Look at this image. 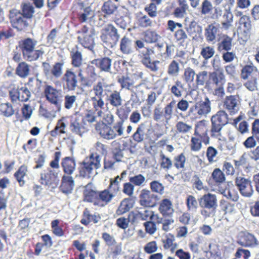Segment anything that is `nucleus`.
Segmentation results:
<instances>
[{
  "label": "nucleus",
  "mask_w": 259,
  "mask_h": 259,
  "mask_svg": "<svg viewBox=\"0 0 259 259\" xmlns=\"http://www.w3.org/2000/svg\"><path fill=\"white\" fill-rule=\"evenodd\" d=\"M112 83L104 84L99 81L93 87L92 91L94 96L91 98V101L94 110L96 111L98 116L101 117L103 114L102 109L104 108L105 102L114 107H118L122 105V99L120 91L113 90Z\"/></svg>",
  "instance_id": "f257e3e1"
},
{
  "label": "nucleus",
  "mask_w": 259,
  "mask_h": 259,
  "mask_svg": "<svg viewBox=\"0 0 259 259\" xmlns=\"http://www.w3.org/2000/svg\"><path fill=\"white\" fill-rule=\"evenodd\" d=\"M119 176L110 179L107 189L97 191L92 189H85L83 192V201L91 203L94 206L102 208L108 205L119 190Z\"/></svg>",
  "instance_id": "f03ea898"
},
{
  "label": "nucleus",
  "mask_w": 259,
  "mask_h": 259,
  "mask_svg": "<svg viewBox=\"0 0 259 259\" xmlns=\"http://www.w3.org/2000/svg\"><path fill=\"white\" fill-rule=\"evenodd\" d=\"M37 41L31 38H26L19 41V48L24 60L28 62L35 61L44 54L42 49H36Z\"/></svg>",
  "instance_id": "7ed1b4c3"
},
{
  "label": "nucleus",
  "mask_w": 259,
  "mask_h": 259,
  "mask_svg": "<svg viewBox=\"0 0 259 259\" xmlns=\"http://www.w3.org/2000/svg\"><path fill=\"white\" fill-rule=\"evenodd\" d=\"M95 129L103 139L108 140H113L123 135V123L122 121H118L113 127H111L103 122H98L95 125Z\"/></svg>",
  "instance_id": "20e7f679"
},
{
  "label": "nucleus",
  "mask_w": 259,
  "mask_h": 259,
  "mask_svg": "<svg viewBox=\"0 0 259 259\" xmlns=\"http://www.w3.org/2000/svg\"><path fill=\"white\" fill-rule=\"evenodd\" d=\"M199 203L201 207L200 214L204 219L213 217L218 206V200L215 194L207 193L199 199Z\"/></svg>",
  "instance_id": "39448f33"
},
{
  "label": "nucleus",
  "mask_w": 259,
  "mask_h": 259,
  "mask_svg": "<svg viewBox=\"0 0 259 259\" xmlns=\"http://www.w3.org/2000/svg\"><path fill=\"white\" fill-rule=\"evenodd\" d=\"M210 137L213 139H221L222 130L228 123V115L224 110H219L212 115L210 119Z\"/></svg>",
  "instance_id": "423d86ee"
},
{
  "label": "nucleus",
  "mask_w": 259,
  "mask_h": 259,
  "mask_svg": "<svg viewBox=\"0 0 259 259\" xmlns=\"http://www.w3.org/2000/svg\"><path fill=\"white\" fill-rule=\"evenodd\" d=\"M8 18L11 26L18 32L25 31L31 23L21 14L20 10L16 9L9 11Z\"/></svg>",
  "instance_id": "0eeeda50"
},
{
  "label": "nucleus",
  "mask_w": 259,
  "mask_h": 259,
  "mask_svg": "<svg viewBox=\"0 0 259 259\" xmlns=\"http://www.w3.org/2000/svg\"><path fill=\"white\" fill-rule=\"evenodd\" d=\"M101 166L98 157L94 158L93 155H89L79 163L78 172L80 177L89 179L93 175L94 169H97Z\"/></svg>",
  "instance_id": "6e6552de"
},
{
  "label": "nucleus",
  "mask_w": 259,
  "mask_h": 259,
  "mask_svg": "<svg viewBox=\"0 0 259 259\" xmlns=\"http://www.w3.org/2000/svg\"><path fill=\"white\" fill-rule=\"evenodd\" d=\"M211 103L209 99L206 97L204 101H200L191 106L188 112V116L192 120H195L205 117L211 111Z\"/></svg>",
  "instance_id": "1a4fd4ad"
},
{
  "label": "nucleus",
  "mask_w": 259,
  "mask_h": 259,
  "mask_svg": "<svg viewBox=\"0 0 259 259\" xmlns=\"http://www.w3.org/2000/svg\"><path fill=\"white\" fill-rule=\"evenodd\" d=\"M176 104V101L172 100L165 106L163 110L159 106L155 107L153 110V119L157 122L165 121L167 123L172 117L173 110Z\"/></svg>",
  "instance_id": "9d476101"
},
{
  "label": "nucleus",
  "mask_w": 259,
  "mask_h": 259,
  "mask_svg": "<svg viewBox=\"0 0 259 259\" xmlns=\"http://www.w3.org/2000/svg\"><path fill=\"white\" fill-rule=\"evenodd\" d=\"M101 39L106 47L112 48L119 38L117 29L111 24L107 25L102 30Z\"/></svg>",
  "instance_id": "9b49d317"
},
{
  "label": "nucleus",
  "mask_w": 259,
  "mask_h": 259,
  "mask_svg": "<svg viewBox=\"0 0 259 259\" xmlns=\"http://www.w3.org/2000/svg\"><path fill=\"white\" fill-rule=\"evenodd\" d=\"M44 94L47 101L54 105L57 110L59 111L61 109L62 100L61 91L52 85L47 84L44 87Z\"/></svg>",
  "instance_id": "f8f14e48"
},
{
  "label": "nucleus",
  "mask_w": 259,
  "mask_h": 259,
  "mask_svg": "<svg viewBox=\"0 0 259 259\" xmlns=\"http://www.w3.org/2000/svg\"><path fill=\"white\" fill-rule=\"evenodd\" d=\"M78 33H81V35L77 36L78 42L84 48L92 51L95 45L94 29H90L86 25H84Z\"/></svg>",
  "instance_id": "ddd939ff"
},
{
  "label": "nucleus",
  "mask_w": 259,
  "mask_h": 259,
  "mask_svg": "<svg viewBox=\"0 0 259 259\" xmlns=\"http://www.w3.org/2000/svg\"><path fill=\"white\" fill-rule=\"evenodd\" d=\"M90 125L85 123L80 116L71 117L70 120V132L80 137H82L89 131Z\"/></svg>",
  "instance_id": "4468645a"
},
{
  "label": "nucleus",
  "mask_w": 259,
  "mask_h": 259,
  "mask_svg": "<svg viewBox=\"0 0 259 259\" xmlns=\"http://www.w3.org/2000/svg\"><path fill=\"white\" fill-rule=\"evenodd\" d=\"M154 54L153 49L146 48V50L142 51L140 55V59L142 64L147 69L153 72H156L159 69L158 64L160 63L159 60L152 61L151 56Z\"/></svg>",
  "instance_id": "2eb2a0df"
},
{
  "label": "nucleus",
  "mask_w": 259,
  "mask_h": 259,
  "mask_svg": "<svg viewBox=\"0 0 259 259\" xmlns=\"http://www.w3.org/2000/svg\"><path fill=\"white\" fill-rule=\"evenodd\" d=\"M139 198V203L140 205L151 208L156 206L159 200L157 195L146 189H143L141 191Z\"/></svg>",
  "instance_id": "dca6fc26"
},
{
  "label": "nucleus",
  "mask_w": 259,
  "mask_h": 259,
  "mask_svg": "<svg viewBox=\"0 0 259 259\" xmlns=\"http://www.w3.org/2000/svg\"><path fill=\"white\" fill-rule=\"evenodd\" d=\"M226 77L222 68H218L209 74V79L206 82V87L211 89L213 86H224Z\"/></svg>",
  "instance_id": "f3484780"
},
{
  "label": "nucleus",
  "mask_w": 259,
  "mask_h": 259,
  "mask_svg": "<svg viewBox=\"0 0 259 259\" xmlns=\"http://www.w3.org/2000/svg\"><path fill=\"white\" fill-rule=\"evenodd\" d=\"M9 97L12 103L19 100L21 102H27L30 97L31 93L26 87L13 88L9 91Z\"/></svg>",
  "instance_id": "a211bd4d"
},
{
  "label": "nucleus",
  "mask_w": 259,
  "mask_h": 259,
  "mask_svg": "<svg viewBox=\"0 0 259 259\" xmlns=\"http://www.w3.org/2000/svg\"><path fill=\"white\" fill-rule=\"evenodd\" d=\"M64 90L74 91L78 87L77 77L71 69H67L62 78Z\"/></svg>",
  "instance_id": "6ab92c4d"
},
{
  "label": "nucleus",
  "mask_w": 259,
  "mask_h": 259,
  "mask_svg": "<svg viewBox=\"0 0 259 259\" xmlns=\"http://www.w3.org/2000/svg\"><path fill=\"white\" fill-rule=\"evenodd\" d=\"M64 65L63 60L55 62L51 69H50V65L49 63L43 62L42 64L45 74L55 78H58L62 75Z\"/></svg>",
  "instance_id": "aec40b11"
},
{
  "label": "nucleus",
  "mask_w": 259,
  "mask_h": 259,
  "mask_svg": "<svg viewBox=\"0 0 259 259\" xmlns=\"http://www.w3.org/2000/svg\"><path fill=\"white\" fill-rule=\"evenodd\" d=\"M223 107L230 115L238 112L239 110V97L238 95H229L226 96L223 100Z\"/></svg>",
  "instance_id": "412c9836"
},
{
  "label": "nucleus",
  "mask_w": 259,
  "mask_h": 259,
  "mask_svg": "<svg viewBox=\"0 0 259 259\" xmlns=\"http://www.w3.org/2000/svg\"><path fill=\"white\" fill-rule=\"evenodd\" d=\"M235 183L240 194L245 197H250L253 190L251 181L244 177H237L235 179Z\"/></svg>",
  "instance_id": "4be33fe9"
},
{
  "label": "nucleus",
  "mask_w": 259,
  "mask_h": 259,
  "mask_svg": "<svg viewBox=\"0 0 259 259\" xmlns=\"http://www.w3.org/2000/svg\"><path fill=\"white\" fill-rule=\"evenodd\" d=\"M194 136L202 138L203 144L205 145L210 143V139L208 135L207 121L206 120H201L195 124Z\"/></svg>",
  "instance_id": "5701e85b"
},
{
  "label": "nucleus",
  "mask_w": 259,
  "mask_h": 259,
  "mask_svg": "<svg viewBox=\"0 0 259 259\" xmlns=\"http://www.w3.org/2000/svg\"><path fill=\"white\" fill-rule=\"evenodd\" d=\"M58 182L57 174L51 169L47 168L40 173L39 182L41 185L54 187Z\"/></svg>",
  "instance_id": "b1692460"
},
{
  "label": "nucleus",
  "mask_w": 259,
  "mask_h": 259,
  "mask_svg": "<svg viewBox=\"0 0 259 259\" xmlns=\"http://www.w3.org/2000/svg\"><path fill=\"white\" fill-rule=\"evenodd\" d=\"M86 71L89 77L83 76L81 71L78 73V76L80 77L82 85L83 87L90 88L96 80L97 74L95 68L93 66L88 65Z\"/></svg>",
  "instance_id": "393cba45"
},
{
  "label": "nucleus",
  "mask_w": 259,
  "mask_h": 259,
  "mask_svg": "<svg viewBox=\"0 0 259 259\" xmlns=\"http://www.w3.org/2000/svg\"><path fill=\"white\" fill-rule=\"evenodd\" d=\"M91 63L95 65L100 72H111L112 59L108 57L94 59Z\"/></svg>",
  "instance_id": "a878e982"
},
{
  "label": "nucleus",
  "mask_w": 259,
  "mask_h": 259,
  "mask_svg": "<svg viewBox=\"0 0 259 259\" xmlns=\"http://www.w3.org/2000/svg\"><path fill=\"white\" fill-rule=\"evenodd\" d=\"M158 209L164 218L171 217L175 211L172 202L167 198L163 199L160 201Z\"/></svg>",
  "instance_id": "bb28decb"
},
{
  "label": "nucleus",
  "mask_w": 259,
  "mask_h": 259,
  "mask_svg": "<svg viewBox=\"0 0 259 259\" xmlns=\"http://www.w3.org/2000/svg\"><path fill=\"white\" fill-rule=\"evenodd\" d=\"M238 243L245 247H254L258 244V241L254 235L245 232L241 236Z\"/></svg>",
  "instance_id": "cd10ccee"
},
{
  "label": "nucleus",
  "mask_w": 259,
  "mask_h": 259,
  "mask_svg": "<svg viewBox=\"0 0 259 259\" xmlns=\"http://www.w3.org/2000/svg\"><path fill=\"white\" fill-rule=\"evenodd\" d=\"M71 64L74 68H80L82 65L83 57L81 52L77 46L71 49L70 51Z\"/></svg>",
  "instance_id": "c85d7f7f"
},
{
  "label": "nucleus",
  "mask_w": 259,
  "mask_h": 259,
  "mask_svg": "<svg viewBox=\"0 0 259 259\" xmlns=\"http://www.w3.org/2000/svg\"><path fill=\"white\" fill-rule=\"evenodd\" d=\"M163 248L165 250H169L174 252L177 249L178 244L176 241V238L174 234L168 233L161 239Z\"/></svg>",
  "instance_id": "c756f323"
},
{
  "label": "nucleus",
  "mask_w": 259,
  "mask_h": 259,
  "mask_svg": "<svg viewBox=\"0 0 259 259\" xmlns=\"http://www.w3.org/2000/svg\"><path fill=\"white\" fill-rule=\"evenodd\" d=\"M68 123L66 117H62L59 119L55 128L50 132V135L52 137H56L58 135L66 134V128Z\"/></svg>",
  "instance_id": "7c9ffc66"
},
{
  "label": "nucleus",
  "mask_w": 259,
  "mask_h": 259,
  "mask_svg": "<svg viewBox=\"0 0 259 259\" xmlns=\"http://www.w3.org/2000/svg\"><path fill=\"white\" fill-rule=\"evenodd\" d=\"M74 186L73 178L70 176L64 175L62 178L61 183L60 186V191L66 194L72 192Z\"/></svg>",
  "instance_id": "2f4dec72"
},
{
  "label": "nucleus",
  "mask_w": 259,
  "mask_h": 259,
  "mask_svg": "<svg viewBox=\"0 0 259 259\" xmlns=\"http://www.w3.org/2000/svg\"><path fill=\"white\" fill-rule=\"evenodd\" d=\"M100 219L101 217L99 214H92L90 210L88 208H85L83 211L82 218L80 220V223L87 226L91 222H93L94 224L97 223Z\"/></svg>",
  "instance_id": "473e14b6"
},
{
  "label": "nucleus",
  "mask_w": 259,
  "mask_h": 259,
  "mask_svg": "<svg viewBox=\"0 0 259 259\" xmlns=\"http://www.w3.org/2000/svg\"><path fill=\"white\" fill-rule=\"evenodd\" d=\"M220 24L214 22L208 25L205 30V36L208 42L214 41L219 32Z\"/></svg>",
  "instance_id": "72a5a7b5"
},
{
  "label": "nucleus",
  "mask_w": 259,
  "mask_h": 259,
  "mask_svg": "<svg viewBox=\"0 0 259 259\" xmlns=\"http://www.w3.org/2000/svg\"><path fill=\"white\" fill-rule=\"evenodd\" d=\"M61 166L63 172L68 176H70L75 170L76 163L73 158L65 157L62 160Z\"/></svg>",
  "instance_id": "f704fd0d"
},
{
  "label": "nucleus",
  "mask_w": 259,
  "mask_h": 259,
  "mask_svg": "<svg viewBox=\"0 0 259 259\" xmlns=\"http://www.w3.org/2000/svg\"><path fill=\"white\" fill-rule=\"evenodd\" d=\"M208 250H203L206 253H209L208 259H222V252L220 245L215 242H211L208 245Z\"/></svg>",
  "instance_id": "c9c22d12"
},
{
  "label": "nucleus",
  "mask_w": 259,
  "mask_h": 259,
  "mask_svg": "<svg viewBox=\"0 0 259 259\" xmlns=\"http://www.w3.org/2000/svg\"><path fill=\"white\" fill-rule=\"evenodd\" d=\"M257 68L254 65L252 62H250L248 64L245 65L241 70L240 78L243 80L247 79L249 77L255 73L258 72Z\"/></svg>",
  "instance_id": "e433bc0d"
},
{
  "label": "nucleus",
  "mask_w": 259,
  "mask_h": 259,
  "mask_svg": "<svg viewBox=\"0 0 259 259\" xmlns=\"http://www.w3.org/2000/svg\"><path fill=\"white\" fill-rule=\"evenodd\" d=\"M120 50L122 54L125 55H129L133 52L132 40L126 36H124L120 40Z\"/></svg>",
  "instance_id": "4c0bfd02"
},
{
  "label": "nucleus",
  "mask_w": 259,
  "mask_h": 259,
  "mask_svg": "<svg viewBox=\"0 0 259 259\" xmlns=\"http://www.w3.org/2000/svg\"><path fill=\"white\" fill-rule=\"evenodd\" d=\"M138 215L139 219L142 221H147L148 219L151 221H157V223L159 224L161 223L159 215L157 213H155L154 211L149 209H144L143 211H138Z\"/></svg>",
  "instance_id": "58836bf2"
},
{
  "label": "nucleus",
  "mask_w": 259,
  "mask_h": 259,
  "mask_svg": "<svg viewBox=\"0 0 259 259\" xmlns=\"http://www.w3.org/2000/svg\"><path fill=\"white\" fill-rule=\"evenodd\" d=\"M133 207V200L130 198H124L120 202L116 210V214L118 215H122L128 212Z\"/></svg>",
  "instance_id": "ea45409f"
},
{
  "label": "nucleus",
  "mask_w": 259,
  "mask_h": 259,
  "mask_svg": "<svg viewBox=\"0 0 259 259\" xmlns=\"http://www.w3.org/2000/svg\"><path fill=\"white\" fill-rule=\"evenodd\" d=\"M95 151L90 154L89 155H93L94 158L97 157L99 160V163H101V155L106 156L107 154V145L100 142H97L94 146Z\"/></svg>",
  "instance_id": "a19ab883"
},
{
  "label": "nucleus",
  "mask_w": 259,
  "mask_h": 259,
  "mask_svg": "<svg viewBox=\"0 0 259 259\" xmlns=\"http://www.w3.org/2000/svg\"><path fill=\"white\" fill-rule=\"evenodd\" d=\"M28 171V166L25 164H23L14 173V176L20 187L24 185L25 181L24 180V178L27 176Z\"/></svg>",
  "instance_id": "79ce46f5"
},
{
  "label": "nucleus",
  "mask_w": 259,
  "mask_h": 259,
  "mask_svg": "<svg viewBox=\"0 0 259 259\" xmlns=\"http://www.w3.org/2000/svg\"><path fill=\"white\" fill-rule=\"evenodd\" d=\"M185 204L187 210L189 212H196L199 207V201H198L196 197L193 195H188L185 199Z\"/></svg>",
  "instance_id": "37998d69"
},
{
  "label": "nucleus",
  "mask_w": 259,
  "mask_h": 259,
  "mask_svg": "<svg viewBox=\"0 0 259 259\" xmlns=\"http://www.w3.org/2000/svg\"><path fill=\"white\" fill-rule=\"evenodd\" d=\"M30 66L24 61H22L18 64L16 68V74L21 78H25L27 77L30 72Z\"/></svg>",
  "instance_id": "c03bdc74"
},
{
  "label": "nucleus",
  "mask_w": 259,
  "mask_h": 259,
  "mask_svg": "<svg viewBox=\"0 0 259 259\" xmlns=\"http://www.w3.org/2000/svg\"><path fill=\"white\" fill-rule=\"evenodd\" d=\"M178 3L179 7L175 9L173 15L176 18H182L186 14L189 6L186 0H178Z\"/></svg>",
  "instance_id": "a18cd8bd"
},
{
  "label": "nucleus",
  "mask_w": 259,
  "mask_h": 259,
  "mask_svg": "<svg viewBox=\"0 0 259 259\" xmlns=\"http://www.w3.org/2000/svg\"><path fill=\"white\" fill-rule=\"evenodd\" d=\"M107 253L109 257L112 259L116 258L122 253V244L117 242L114 245L109 246Z\"/></svg>",
  "instance_id": "49530a36"
},
{
  "label": "nucleus",
  "mask_w": 259,
  "mask_h": 259,
  "mask_svg": "<svg viewBox=\"0 0 259 259\" xmlns=\"http://www.w3.org/2000/svg\"><path fill=\"white\" fill-rule=\"evenodd\" d=\"M16 111L13 105L9 102L0 104V114L4 117H10L15 114Z\"/></svg>",
  "instance_id": "de8ad7c7"
},
{
  "label": "nucleus",
  "mask_w": 259,
  "mask_h": 259,
  "mask_svg": "<svg viewBox=\"0 0 259 259\" xmlns=\"http://www.w3.org/2000/svg\"><path fill=\"white\" fill-rule=\"evenodd\" d=\"M145 124L144 123L140 124L136 130V131L132 136L133 140L136 143L142 142L145 139Z\"/></svg>",
  "instance_id": "09e8293b"
},
{
  "label": "nucleus",
  "mask_w": 259,
  "mask_h": 259,
  "mask_svg": "<svg viewBox=\"0 0 259 259\" xmlns=\"http://www.w3.org/2000/svg\"><path fill=\"white\" fill-rule=\"evenodd\" d=\"M21 14L31 22L35 12L34 7L29 3H23L21 5Z\"/></svg>",
  "instance_id": "8fccbe9b"
},
{
  "label": "nucleus",
  "mask_w": 259,
  "mask_h": 259,
  "mask_svg": "<svg viewBox=\"0 0 259 259\" xmlns=\"http://www.w3.org/2000/svg\"><path fill=\"white\" fill-rule=\"evenodd\" d=\"M174 166L177 169H184L187 162L186 154L181 153L174 157Z\"/></svg>",
  "instance_id": "3c124183"
},
{
  "label": "nucleus",
  "mask_w": 259,
  "mask_h": 259,
  "mask_svg": "<svg viewBox=\"0 0 259 259\" xmlns=\"http://www.w3.org/2000/svg\"><path fill=\"white\" fill-rule=\"evenodd\" d=\"M174 36L176 42L182 46L184 45V44L187 42L188 39V35L183 28H179L175 31Z\"/></svg>",
  "instance_id": "603ef678"
},
{
  "label": "nucleus",
  "mask_w": 259,
  "mask_h": 259,
  "mask_svg": "<svg viewBox=\"0 0 259 259\" xmlns=\"http://www.w3.org/2000/svg\"><path fill=\"white\" fill-rule=\"evenodd\" d=\"M220 206L221 210L224 212L225 215L231 214L235 211L234 204L231 203L225 199L220 200Z\"/></svg>",
  "instance_id": "864d4df0"
},
{
  "label": "nucleus",
  "mask_w": 259,
  "mask_h": 259,
  "mask_svg": "<svg viewBox=\"0 0 259 259\" xmlns=\"http://www.w3.org/2000/svg\"><path fill=\"white\" fill-rule=\"evenodd\" d=\"M143 40L148 44H152L156 42L159 37L158 34L156 31L148 29L144 31L143 33Z\"/></svg>",
  "instance_id": "5fc2aeb1"
},
{
  "label": "nucleus",
  "mask_w": 259,
  "mask_h": 259,
  "mask_svg": "<svg viewBox=\"0 0 259 259\" xmlns=\"http://www.w3.org/2000/svg\"><path fill=\"white\" fill-rule=\"evenodd\" d=\"M223 18L224 21L222 22V25L224 29H228L232 26V23L233 21V15L230 8L225 10Z\"/></svg>",
  "instance_id": "6e6d98bb"
},
{
  "label": "nucleus",
  "mask_w": 259,
  "mask_h": 259,
  "mask_svg": "<svg viewBox=\"0 0 259 259\" xmlns=\"http://www.w3.org/2000/svg\"><path fill=\"white\" fill-rule=\"evenodd\" d=\"M170 91L171 93L177 98H180L184 91V85L181 81L177 80L172 85Z\"/></svg>",
  "instance_id": "4d7b16f0"
},
{
  "label": "nucleus",
  "mask_w": 259,
  "mask_h": 259,
  "mask_svg": "<svg viewBox=\"0 0 259 259\" xmlns=\"http://www.w3.org/2000/svg\"><path fill=\"white\" fill-rule=\"evenodd\" d=\"M117 6L113 1L109 0L105 2L102 7V12L107 15L113 14L117 10Z\"/></svg>",
  "instance_id": "13d9d810"
},
{
  "label": "nucleus",
  "mask_w": 259,
  "mask_h": 259,
  "mask_svg": "<svg viewBox=\"0 0 259 259\" xmlns=\"http://www.w3.org/2000/svg\"><path fill=\"white\" fill-rule=\"evenodd\" d=\"M202 143H203V141L199 136H194L192 137L190 144L191 150L194 152L199 151L202 147Z\"/></svg>",
  "instance_id": "bf43d9fd"
},
{
  "label": "nucleus",
  "mask_w": 259,
  "mask_h": 259,
  "mask_svg": "<svg viewBox=\"0 0 259 259\" xmlns=\"http://www.w3.org/2000/svg\"><path fill=\"white\" fill-rule=\"evenodd\" d=\"M180 70L179 63L175 60H172L167 66V73L171 76L178 75Z\"/></svg>",
  "instance_id": "052dcab7"
},
{
  "label": "nucleus",
  "mask_w": 259,
  "mask_h": 259,
  "mask_svg": "<svg viewBox=\"0 0 259 259\" xmlns=\"http://www.w3.org/2000/svg\"><path fill=\"white\" fill-rule=\"evenodd\" d=\"M160 166L166 171L170 169L172 166V160L162 152L160 153Z\"/></svg>",
  "instance_id": "680f3d73"
},
{
  "label": "nucleus",
  "mask_w": 259,
  "mask_h": 259,
  "mask_svg": "<svg viewBox=\"0 0 259 259\" xmlns=\"http://www.w3.org/2000/svg\"><path fill=\"white\" fill-rule=\"evenodd\" d=\"M190 35L197 36L202 32L201 27L195 21H191L186 29Z\"/></svg>",
  "instance_id": "e2e57ef3"
},
{
  "label": "nucleus",
  "mask_w": 259,
  "mask_h": 259,
  "mask_svg": "<svg viewBox=\"0 0 259 259\" xmlns=\"http://www.w3.org/2000/svg\"><path fill=\"white\" fill-rule=\"evenodd\" d=\"M176 132L178 134H186L192 129L191 125L182 121H178L176 124Z\"/></svg>",
  "instance_id": "0e129e2a"
},
{
  "label": "nucleus",
  "mask_w": 259,
  "mask_h": 259,
  "mask_svg": "<svg viewBox=\"0 0 259 259\" xmlns=\"http://www.w3.org/2000/svg\"><path fill=\"white\" fill-rule=\"evenodd\" d=\"M211 177L213 181L218 185L223 183L226 180L224 172L219 168H216L213 170Z\"/></svg>",
  "instance_id": "69168bd1"
},
{
  "label": "nucleus",
  "mask_w": 259,
  "mask_h": 259,
  "mask_svg": "<svg viewBox=\"0 0 259 259\" xmlns=\"http://www.w3.org/2000/svg\"><path fill=\"white\" fill-rule=\"evenodd\" d=\"M232 38L228 36H226L223 39L221 42L218 44L219 51H230L232 48Z\"/></svg>",
  "instance_id": "338daca9"
},
{
  "label": "nucleus",
  "mask_w": 259,
  "mask_h": 259,
  "mask_svg": "<svg viewBox=\"0 0 259 259\" xmlns=\"http://www.w3.org/2000/svg\"><path fill=\"white\" fill-rule=\"evenodd\" d=\"M117 82L120 84L121 89L129 90L133 85L132 80L127 75H122L117 77Z\"/></svg>",
  "instance_id": "774afa93"
}]
</instances>
